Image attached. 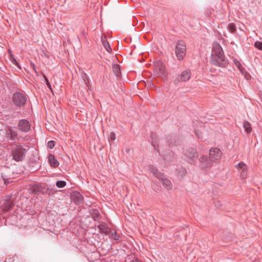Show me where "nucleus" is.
Here are the masks:
<instances>
[{
  "instance_id": "nucleus-1",
  "label": "nucleus",
  "mask_w": 262,
  "mask_h": 262,
  "mask_svg": "<svg viewBox=\"0 0 262 262\" xmlns=\"http://www.w3.org/2000/svg\"><path fill=\"white\" fill-rule=\"evenodd\" d=\"M222 152L218 148H211L209 150V158L207 156H202L199 161L202 166L210 168L213 165V162H217L221 158Z\"/></svg>"
},
{
  "instance_id": "nucleus-2",
  "label": "nucleus",
  "mask_w": 262,
  "mask_h": 262,
  "mask_svg": "<svg viewBox=\"0 0 262 262\" xmlns=\"http://www.w3.org/2000/svg\"><path fill=\"white\" fill-rule=\"evenodd\" d=\"M26 149L23 146L15 144L11 150L12 159L16 162L22 161L26 157Z\"/></svg>"
},
{
  "instance_id": "nucleus-3",
  "label": "nucleus",
  "mask_w": 262,
  "mask_h": 262,
  "mask_svg": "<svg viewBox=\"0 0 262 262\" xmlns=\"http://www.w3.org/2000/svg\"><path fill=\"white\" fill-rule=\"evenodd\" d=\"M4 137L7 141L18 140V132L14 126H8L5 128Z\"/></svg>"
},
{
  "instance_id": "nucleus-4",
  "label": "nucleus",
  "mask_w": 262,
  "mask_h": 262,
  "mask_svg": "<svg viewBox=\"0 0 262 262\" xmlns=\"http://www.w3.org/2000/svg\"><path fill=\"white\" fill-rule=\"evenodd\" d=\"M176 55L179 60L184 59L186 53V44L183 40H179L177 42L175 47Z\"/></svg>"
},
{
  "instance_id": "nucleus-5",
  "label": "nucleus",
  "mask_w": 262,
  "mask_h": 262,
  "mask_svg": "<svg viewBox=\"0 0 262 262\" xmlns=\"http://www.w3.org/2000/svg\"><path fill=\"white\" fill-rule=\"evenodd\" d=\"M27 100V96L20 92H15L12 96V101L15 105L18 107L24 106Z\"/></svg>"
},
{
  "instance_id": "nucleus-6",
  "label": "nucleus",
  "mask_w": 262,
  "mask_h": 262,
  "mask_svg": "<svg viewBox=\"0 0 262 262\" xmlns=\"http://www.w3.org/2000/svg\"><path fill=\"white\" fill-rule=\"evenodd\" d=\"M210 62L212 64L221 68H225L228 64V61L226 59L225 56L218 57L216 58L212 57V59L210 60Z\"/></svg>"
},
{
  "instance_id": "nucleus-7",
  "label": "nucleus",
  "mask_w": 262,
  "mask_h": 262,
  "mask_svg": "<svg viewBox=\"0 0 262 262\" xmlns=\"http://www.w3.org/2000/svg\"><path fill=\"white\" fill-rule=\"evenodd\" d=\"M17 127L19 131L23 133L29 132L31 129V124L30 122L25 119L19 121Z\"/></svg>"
},
{
  "instance_id": "nucleus-8",
  "label": "nucleus",
  "mask_w": 262,
  "mask_h": 262,
  "mask_svg": "<svg viewBox=\"0 0 262 262\" xmlns=\"http://www.w3.org/2000/svg\"><path fill=\"white\" fill-rule=\"evenodd\" d=\"M191 71L189 69L185 70L182 72V73L178 75V77L176 79L175 81L178 82H184L188 81L191 77Z\"/></svg>"
},
{
  "instance_id": "nucleus-9",
  "label": "nucleus",
  "mask_w": 262,
  "mask_h": 262,
  "mask_svg": "<svg viewBox=\"0 0 262 262\" xmlns=\"http://www.w3.org/2000/svg\"><path fill=\"white\" fill-rule=\"evenodd\" d=\"M155 72L159 76H164L166 74V70L163 63L161 61H157L155 63Z\"/></svg>"
},
{
  "instance_id": "nucleus-10",
  "label": "nucleus",
  "mask_w": 262,
  "mask_h": 262,
  "mask_svg": "<svg viewBox=\"0 0 262 262\" xmlns=\"http://www.w3.org/2000/svg\"><path fill=\"white\" fill-rule=\"evenodd\" d=\"M184 152L185 155L192 161L198 157V153L192 148H187L184 151Z\"/></svg>"
},
{
  "instance_id": "nucleus-11",
  "label": "nucleus",
  "mask_w": 262,
  "mask_h": 262,
  "mask_svg": "<svg viewBox=\"0 0 262 262\" xmlns=\"http://www.w3.org/2000/svg\"><path fill=\"white\" fill-rule=\"evenodd\" d=\"M46 186L43 184H37L34 185L33 187V191L35 194H45Z\"/></svg>"
},
{
  "instance_id": "nucleus-12",
  "label": "nucleus",
  "mask_w": 262,
  "mask_h": 262,
  "mask_svg": "<svg viewBox=\"0 0 262 262\" xmlns=\"http://www.w3.org/2000/svg\"><path fill=\"white\" fill-rule=\"evenodd\" d=\"M97 227L100 230V232L101 233L108 235L111 232V228L108 227L107 224L104 222L101 223Z\"/></svg>"
},
{
  "instance_id": "nucleus-13",
  "label": "nucleus",
  "mask_w": 262,
  "mask_h": 262,
  "mask_svg": "<svg viewBox=\"0 0 262 262\" xmlns=\"http://www.w3.org/2000/svg\"><path fill=\"white\" fill-rule=\"evenodd\" d=\"M72 199L76 204H80L82 202L83 198L79 192L75 191L72 195Z\"/></svg>"
},
{
  "instance_id": "nucleus-14",
  "label": "nucleus",
  "mask_w": 262,
  "mask_h": 262,
  "mask_svg": "<svg viewBox=\"0 0 262 262\" xmlns=\"http://www.w3.org/2000/svg\"><path fill=\"white\" fill-rule=\"evenodd\" d=\"M14 206L13 203L10 201L7 200L1 206L0 209H2L4 212L9 211L11 208Z\"/></svg>"
},
{
  "instance_id": "nucleus-15",
  "label": "nucleus",
  "mask_w": 262,
  "mask_h": 262,
  "mask_svg": "<svg viewBox=\"0 0 262 262\" xmlns=\"http://www.w3.org/2000/svg\"><path fill=\"white\" fill-rule=\"evenodd\" d=\"M161 181L163 185L167 189L169 190L171 188V183L170 181L167 178H165L163 174H162V178H158Z\"/></svg>"
},
{
  "instance_id": "nucleus-16",
  "label": "nucleus",
  "mask_w": 262,
  "mask_h": 262,
  "mask_svg": "<svg viewBox=\"0 0 262 262\" xmlns=\"http://www.w3.org/2000/svg\"><path fill=\"white\" fill-rule=\"evenodd\" d=\"M48 161L52 167L56 168L59 165V162L55 159V156L51 154H49L48 156Z\"/></svg>"
},
{
  "instance_id": "nucleus-17",
  "label": "nucleus",
  "mask_w": 262,
  "mask_h": 262,
  "mask_svg": "<svg viewBox=\"0 0 262 262\" xmlns=\"http://www.w3.org/2000/svg\"><path fill=\"white\" fill-rule=\"evenodd\" d=\"M149 170L150 172L153 173V174L157 178H162V173L159 172L158 170L156 167H155L153 165H149Z\"/></svg>"
},
{
  "instance_id": "nucleus-18",
  "label": "nucleus",
  "mask_w": 262,
  "mask_h": 262,
  "mask_svg": "<svg viewBox=\"0 0 262 262\" xmlns=\"http://www.w3.org/2000/svg\"><path fill=\"white\" fill-rule=\"evenodd\" d=\"M212 51L213 53L220 52L223 53V50L221 46L217 42H214L213 43Z\"/></svg>"
},
{
  "instance_id": "nucleus-19",
  "label": "nucleus",
  "mask_w": 262,
  "mask_h": 262,
  "mask_svg": "<svg viewBox=\"0 0 262 262\" xmlns=\"http://www.w3.org/2000/svg\"><path fill=\"white\" fill-rule=\"evenodd\" d=\"M243 126H244V128H245V131L248 133H250L252 131V128H251V124L250 123L247 121H245L243 123Z\"/></svg>"
},
{
  "instance_id": "nucleus-20",
  "label": "nucleus",
  "mask_w": 262,
  "mask_h": 262,
  "mask_svg": "<svg viewBox=\"0 0 262 262\" xmlns=\"http://www.w3.org/2000/svg\"><path fill=\"white\" fill-rule=\"evenodd\" d=\"M92 217L95 221H98L100 219V213L98 210H95L91 214Z\"/></svg>"
},
{
  "instance_id": "nucleus-21",
  "label": "nucleus",
  "mask_w": 262,
  "mask_h": 262,
  "mask_svg": "<svg viewBox=\"0 0 262 262\" xmlns=\"http://www.w3.org/2000/svg\"><path fill=\"white\" fill-rule=\"evenodd\" d=\"M103 45L104 47V48L106 49V50L109 52L111 53L112 51V48L110 46V43L107 40H102Z\"/></svg>"
},
{
  "instance_id": "nucleus-22",
  "label": "nucleus",
  "mask_w": 262,
  "mask_h": 262,
  "mask_svg": "<svg viewBox=\"0 0 262 262\" xmlns=\"http://www.w3.org/2000/svg\"><path fill=\"white\" fill-rule=\"evenodd\" d=\"M236 168L237 169H242L243 171H247V166L246 164L243 162H239L237 165Z\"/></svg>"
},
{
  "instance_id": "nucleus-23",
  "label": "nucleus",
  "mask_w": 262,
  "mask_h": 262,
  "mask_svg": "<svg viewBox=\"0 0 262 262\" xmlns=\"http://www.w3.org/2000/svg\"><path fill=\"white\" fill-rule=\"evenodd\" d=\"M233 62H234V64L236 66V67H237V68L241 72L243 71V70H244V68H243V67L242 66V64L241 63V62L238 60H237L236 59H234L233 60Z\"/></svg>"
},
{
  "instance_id": "nucleus-24",
  "label": "nucleus",
  "mask_w": 262,
  "mask_h": 262,
  "mask_svg": "<svg viewBox=\"0 0 262 262\" xmlns=\"http://www.w3.org/2000/svg\"><path fill=\"white\" fill-rule=\"evenodd\" d=\"M113 71L117 76H118L120 73V66L118 64H114L113 66Z\"/></svg>"
},
{
  "instance_id": "nucleus-25",
  "label": "nucleus",
  "mask_w": 262,
  "mask_h": 262,
  "mask_svg": "<svg viewBox=\"0 0 262 262\" xmlns=\"http://www.w3.org/2000/svg\"><path fill=\"white\" fill-rule=\"evenodd\" d=\"M228 29L232 33H235L236 31L235 25L233 23L229 24L228 26Z\"/></svg>"
},
{
  "instance_id": "nucleus-26",
  "label": "nucleus",
  "mask_w": 262,
  "mask_h": 262,
  "mask_svg": "<svg viewBox=\"0 0 262 262\" xmlns=\"http://www.w3.org/2000/svg\"><path fill=\"white\" fill-rule=\"evenodd\" d=\"M56 185L57 187L62 188L66 185V182L64 181H57Z\"/></svg>"
},
{
  "instance_id": "nucleus-27",
  "label": "nucleus",
  "mask_w": 262,
  "mask_h": 262,
  "mask_svg": "<svg viewBox=\"0 0 262 262\" xmlns=\"http://www.w3.org/2000/svg\"><path fill=\"white\" fill-rule=\"evenodd\" d=\"M225 56L224 51H223V53H221V52H220L213 53L211 55V59H212V57H215V58H216L218 57H220V56Z\"/></svg>"
},
{
  "instance_id": "nucleus-28",
  "label": "nucleus",
  "mask_w": 262,
  "mask_h": 262,
  "mask_svg": "<svg viewBox=\"0 0 262 262\" xmlns=\"http://www.w3.org/2000/svg\"><path fill=\"white\" fill-rule=\"evenodd\" d=\"M111 236L112 237L116 240V241H118L119 239V238H120V235L119 234H118L116 232L114 231V232H112V234H111Z\"/></svg>"
},
{
  "instance_id": "nucleus-29",
  "label": "nucleus",
  "mask_w": 262,
  "mask_h": 262,
  "mask_svg": "<svg viewBox=\"0 0 262 262\" xmlns=\"http://www.w3.org/2000/svg\"><path fill=\"white\" fill-rule=\"evenodd\" d=\"M254 46L257 49L262 50V42L257 41L255 42Z\"/></svg>"
},
{
  "instance_id": "nucleus-30",
  "label": "nucleus",
  "mask_w": 262,
  "mask_h": 262,
  "mask_svg": "<svg viewBox=\"0 0 262 262\" xmlns=\"http://www.w3.org/2000/svg\"><path fill=\"white\" fill-rule=\"evenodd\" d=\"M53 191H54V189L52 188L46 187L45 194H48L51 195L53 194Z\"/></svg>"
},
{
  "instance_id": "nucleus-31",
  "label": "nucleus",
  "mask_w": 262,
  "mask_h": 262,
  "mask_svg": "<svg viewBox=\"0 0 262 262\" xmlns=\"http://www.w3.org/2000/svg\"><path fill=\"white\" fill-rule=\"evenodd\" d=\"M48 147L52 149L55 146V142L54 141H49L47 144Z\"/></svg>"
},
{
  "instance_id": "nucleus-32",
  "label": "nucleus",
  "mask_w": 262,
  "mask_h": 262,
  "mask_svg": "<svg viewBox=\"0 0 262 262\" xmlns=\"http://www.w3.org/2000/svg\"><path fill=\"white\" fill-rule=\"evenodd\" d=\"M195 134L196 136L199 139H202V134L201 131H200L199 130H195Z\"/></svg>"
},
{
  "instance_id": "nucleus-33",
  "label": "nucleus",
  "mask_w": 262,
  "mask_h": 262,
  "mask_svg": "<svg viewBox=\"0 0 262 262\" xmlns=\"http://www.w3.org/2000/svg\"><path fill=\"white\" fill-rule=\"evenodd\" d=\"M82 78H83V79L84 81L85 82V84L87 86H89V81H88L87 75H86V74L85 73H84L83 74V76H82Z\"/></svg>"
},
{
  "instance_id": "nucleus-34",
  "label": "nucleus",
  "mask_w": 262,
  "mask_h": 262,
  "mask_svg": "<svg viewBox=\"0 0 262 262\" xmlns=\"http://www.w3.org/2000/svg\"><path fill=\"white\" fill-rule=\"evenodd\" d=\"M43 77L45 79V81L46 82V84L47 85H48V88L51 90H52V88H51V85L49 81V80L48 79V78L46 76H45V75H43Z\"/></svg>"
},
{
  "instance_id": "nucleus-35",
  "label": "nucleus",
  "mask_w": 262,
  "mask_h": 262,
  "mask_svg": "<svg viewBox=\"0 0 262 262\" xmlns=\"http://www.w3.org/2000/svg\"><path fill=\"white\" fill-rule=\"evenodd\" d=\"M110 139L113 141L116 139V135L114 133H111L110 136Z\"/></svg>"
},
{
  "instance_id": "nucleus-36",
  "label": "nucleus",
  "mask_w": 262,
  "mask_h": 262,
  "mask_svg": "<svg viewBox=\"0 0 262 262\" xmlns=\"http://www.w3.org/2000/svg\"><path fill=\"white\" fill-rule=\"evenodd\" d=\"M214 204L217 207H220L222 206L221 203L219 201H216L214 202Z\"/></svg>"
},
{
  "instance_id": "nucleus-37",
  "label": "nucleus",
  "mask_w": 262,
  "mask_h": 262,
  "mask_svg": "<svg viewBox=\"0 0 262 262\" xmlns=\"http://www.w3.org/2000/svg\"><path fill=\"white\" fill-rule=\"evenodd\" d=\"M13 62L18 67L19 69H20V67L19 66V64H18V63L17 62V61H16V60L14 58L13 59Z\"/></svg>"
},
{
  "instance_id": "nucleus-38",
  "label": "nucleus",
  "mask_w": 262,
  "mask_h": 262,
  "mask_svg": "<svg viewBox=\"0 0 262 262\" xmlns=\"http://www.w3.org/2000/svg\"><path fill=\"white\" fill-rule=\"evenodd\" d=\"M241 176H242L243 178L246 177V171H242V172L241 173Z\"/></svg>"
},
{
  "instance_id": "nucleus-39",
  "label": "nucleus",
  "mask_w": 262,
  "mask_h": 262,
  "mask_svg": "<svg viewBox=\"0 0 262 262\" xmlns=\"http://www.w3.org/2000/svg\"><path fill=\"white\" fill-rule=\"evenodd\" d=\"M31 66L33 68V70L35 71L36 73H37V71H36V67L34 63H31Z\"/></svg>"
},
{
  "instance_id": "nucleus-40",
  "label": "nucleus",
  "mask_w": 262,
  "mask_h": 262,
  "mask_svg": "<svg viewBox=\"0 0 262 262\" xmlns=\"http://www.w3.org/2000/svg\"><path fill=\"white\" fill-rule=\"evenodd\" d=\"M130 262H142V261L139 260L138 259H136L135 260H132Z\"/></svg>"
},
{
  "instance_id": "nucleus-41",
  "label": "nucleus",
  "mask_w": 262,
  "mask_h": 262,
  "mask_svg": "<svg viewBox=\"0 0 262 262\" xmlns=\"http://www.w3.org/2000/svg\"><path fill=\"white\" fill-rule=\"evenodd\" d=\"M1 177L3 178V179L5 181V183H6V178H4L3 176H2Z\"/></svg>"
},
{
  "instance_id": "nucleus-42",
  "label": "nucleus",
  "mask_w": 262,
  "mask_h": 262,
  "mask_svg": "<svg viewBox=\"0 0 262 262\" xmlns=\"http://www.w3.org/2000/svg\"><path fill=\"white\" fill-rule=\"evenodd\" d=\"M152 144L155 147V143L153 141H152Z\"/></svg>"
},
{
  "instance_id": "nucleus-43",
  "label": "nucleus",
  "mask_w": 262,
  "mask_h": 262,
  "mask_svg": "<svg viewBox=\"0 0 262 262\" xmlns=\"http://www.w3.org/2000/svg\"><path fill=\"white\" fill-rule=\"evenodd\" d=\"M183 172L184 173H186V169H183Z\"/></svg>"
}]
</instances>
